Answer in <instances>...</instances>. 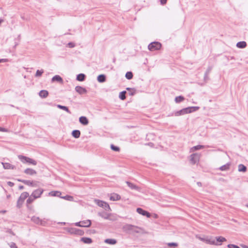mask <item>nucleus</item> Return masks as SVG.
I'll use <instances>...</instances> for the list:
<instances>
[{
    "label": "nucleus",
    "instance_id": "obj_1",
    "mask_svg": "<svg viewBox=\"0 0 248 248\" xmlns=\"http://www.w3.org/2000/svg\"><path fill=\"white\" fill-rule=\"evenodd\" d=\"M29 196V194L27 192H24L22 193L18 198L17 203H16V206L18 208H20L24 202V200L28 197Z\"/></svg>",
    "mask_w": 248,
    "mask_h": 248
},
{
    "label": "nucleus",
    "instance_id": "obj_2",
    "mask_svg": "<svg viewBox=\"0 0 248 248\" xmlns=\"http://www.w3.org/2000/svg\"><path fill=\"white\" fill-rule=\"evenodd\" d=\"M162 45L158 42H153L149 44L148 46V49L151 51H156L160 49Z\"/></svg>",
    "mask_w": 248,
    "mask_h": 248
},
{
    "label": "nucleus",
    "instance_id": "obj_3",
    "mask_svg": "<svg viewBox=\"0 0 248 248\" xmlns=\"http://www.w3.org/2000/svg\"><path fill=\"white\" fill-rule=\"evenodd\" d=\"M18 157L20 161L23 163H29L33 165H36L37 164V162L35 160L30 157L22 155H19Z\"/></svg>",
    "mask_w": 248,
    "mask_h": 248
},
{
    "label": "nucleus",
    "instance_id": "obj_4",
    "mask_svg": "<svg viewBox=\"0 0 248 248\" xmlns=\"http://www.w3.org/2000/svg\"><path fill=\"white\" fill-rule=\"evenodd\" d=\"M94 202L98 206L104 208L106 211L111 210L110 207L107 202L97 199H95Z\"/></svg>",
    "mask_w": 248,
    "mask_h": 248
},
{
    "label": "nucleus",
    "instance_id": "obj_5",
    "mask_svg": "<svg viewBox=\"0 0 248 248\" xmlns=\"http://www.w3.org/2000/svg\"><path fill=\"white\" fill-rule=\"evenodd\" d=\"M68 232L71 234L80 236L83 235L84 234V232L83 230L76 228H70L68 230Z\"/></svg>",
    "mask_w": 248,
    "mask_h": 248
},
{
    "label": "nucleus",
    "instance_id": "obj_6",
    "mask_svg": "<svg viewBox=\"0 0 248 248\" xmlns=\"http://www.w3.org/2000/svg\"><path fill=\"white\" fill-rule=\"evenodd\" d=\"M189 108H186L182 109L179 111H177L172 113L171 116L174 115L175 116H179L181 115H183L186 114L190 113V111L188 110Z\"/></svg>",
    "mask_w": 248,
    "mask_h": 248
},
{
    "label": "nucleus",
    "instance_id": "obj_7",
    "mask_svg": "<svg viewBox=\"0 0 248 248\" xmlns=\"http://www.w3.org/2000/svg\"><path fill=\"white\" fill-rule=\"evenodd\" d=\"M44 192V189L39 188L37 189L34 190L31 194L34 198L37 199L41 197V195Z\"/></svg>",
    "mask_w": 248,
    "mask_h": 248
},
{
    "label": "nucleus",
    "instance_id": "obj_8",
    "mask_svg": "<svg viewBox=\"0 0 248 248\" xmlns=\"http://www.w3.org/2000/svg\"><path fill=\"white\" fill-rule=\"evenodd\" d=\"M125 229L129 231H131V232H135V233H139L140 231L138 230V229H140L137 226H134L132 225L128 224L127 225L125 226Z\"/></svg>",
    "mask_w": 248,
    "mask_h": 248
},
{
    "label": "nucleus",
    "instance_id": "obj_9",
    "mask_svg": "<svg viewBox=\"0 0 248 248\" xmlns=\"http://www.w3.org/2000/svg\"><path fill=\"white\" fill-rule=\"evenodd\" d=\"M18 181L24 184L25 185H26L28 186H32V187H35L37 186V185L35 184L33 181H31L30 180H22V179H18Z\"/></svg>",
    "mask_w": 248,
    "mask_h": 248
},
{
    "label": "nucleus",
    "instance_id": "obj_10",
    "mask_svg": "<svg viewBox=\"0 0 248 248\" xmlns=\"http://www.w3.org/2000/svg\"><path fill=\"white\" fill-rule=\"evenodd\" d=\"M76 91L79 94H84L87 93V90L80 86H77L75 87Z\"/></svg>",
    "mask_w": 248,
    "mask_h": 248
},
{
    "label": "nucleus",
    "instance_id": "obj_11",
    "mask_svg": "<svg viewBox=\"0 0 248 248\" xmlns=\"http://www.w3.org/2000/svg\"><path fill=\"white\" fill-rule=\"evenodd\" d=\"M31 219L34 223L38 225H43L45 223L44 221L41 220L39 217L36 216H33Z\"/></svg>",
    "mask_w": 248,
    "mask_h": 248
},
{
    "label": "nucleus",
    "instance_id": "obj_12",
    "mask_svg": "<svg viewBox=\"0 0 248 248\" xmlns=\"http://www.w3.org/2000/svg\"><path fill=\"white\" fill-rule=\"evenodd\" d=\"M137 212L142 216H146L147 217H151L150 213L145 210H144L141 208H138L137 209Z\"/></svg>",
    "mask_w": 248,
    "mask_h": 248
},
{
    "label": "nucleus",
    "instance_id": "obj_13",
    "mask_svg": "<svg viewBox=\"0 0 248 248\" xmlns=\"http://www.w3.org/2000/svg\"><path fill=\"white\" fill-rule=\"evenodd\" d=\"M199 159L197 154H193L190 155V161L193 164H195Z\"/></svg>",
    "mask_w": 248,
    "mask_h": 248
},
{
    "label": "nucleus",
    "instance_id": "obj_14",
    "mask_svg": "<svg viewBox=\"0 0 248 248\" xmlns=\"http://www.w3.org/2000/svg\"><path fill=\"white\" fill-rule=\"evenodd\" d=\"M109 199L112 201H117L121 199V196L118 194L113 193L110 196Z\"/></svg>",
    "mask_w": 248,
    "mask_h": 248
},
{
    "label": "nucleus",
    "instance_id": "obj_15",
    "mask_svg": "<svg viewBox=\"0 0 248 248\" xmlns=\"http://www.w3.org/2000/svg\"><path fill=\"white\" fill-rule=\"evenodd\" d=\"M126 183L127 184V186L132 189H135L137 191H140V188L139 187H138V186H137L136 185H134V184L130 182H128V181H126Z\"/></svg>",
    "mask_w": 248,
    "mask_h": 248
},
{
    "label": "nucleus",
    "instance_id": "obj_16",
    "mask_svg": "<svg viewBox=\"0 0 248 248\" xmlns=\"http://www.w3.org/2000/svg\"><path fill=\"white\" fill-rule=\"evenodd\" d=\"M24 173L30 175H33L36 174V171L32 169L27 168L24 170Z\"/></svg>",
    "mask_w": 248,
    "mask_h": 248
},
{
    "label": "nucleus",
    "instance_id": "obj_17",
    "mask_svg": "<svg viewBox=\"0 0 248 248\" xmlns=\"http://www.w3.org/2000/svg\"><path fill=\"white\" fill-rule=\"evenodd\" d=\"M79 121L81 124L84 125H87L89 124L88 119L85 116H81L79 118Z\"/></svg>",
    "mask_w": 248,
    "mask_h": 248
},
{
    "label": "nucleus",
    "instance_id": "obj_18",
    "mask_svg": "<svg viewBox=\"0 0 248 248\" xmlns=\"http://www.w3.org/2000/svg\"><path fill=\"white\" fill-rule=\"evenodd\" d=\"M3 168L5 169H12L14 170L16 168L15 166L11 165L9 163H2Z\"/></svg>",
    "mask_w": 248,
    "mask_h": 248
},
{
    "label": "nucleus",
    "instance_id": "obj_19",
    "mask_svg": "<svg viewBox=\"0 0 248 248\" xmlns=\"http://www.w3.org/2000/svg\"><path fill=\"white\" fill-rule=\"evenodd\" d=\"M81 227H89L91 225V221L90 220H86L82 221Z\"/></svg>",
    "mask_w": 248,
    "mask_h": 248
},
{
    "label": "nucleus",
    "instance_id": "obj_20",
    "mask_svg": "<svg viewBox=\"0 0 248 248\" xmlns=\"http://www.w3.org/2000/svg\"><path fill=\"white\" fill-rule=\"evenodd\" d=\"M39 95L40 97L45 98L48 96V92L46 90H41L39 93Z\"/></svg>",
    "mask_w": 248,
    "mask_h": 248
},
{
    "label": "nucleus",
    "instance_id": "obj_21",
    "mask_svg": "<svg viewBox=\"0 0 248 248\" xmlns=\"http://www.w3.org/2000/svg\"><path fill=\"white\" fill-rule=\"evenodd\" d=\"M104 242L110 245H115L117 243V240L115 239H106L104 240Z\"/></svg>",
    "mask_w": 248,
    "mask_h": 248
},
{
    "label": "nucleus",
    "instance_id": "obj_22",
    "mask_svg": "<svg viewBox=\"0 0 248 248\" xmlns=\"http://www.w3.org/2000/svg\"><path fill=\"white\" fill-rule=\"evenodd\" d=\"M97 80L100 83L104 82L106 80V76L103 74L99 75L97 77Z\"/></svg>",
    "mask_w": 248,
    "mask_h": 248
},
{
    "label": "nucleus",
    "instance_id": "obj_23",
    "mask_svg": "<svg viewBox=\"0 0 248 248\" xmlns=\"http://www.w3.org/2000/svg\"><path fill=\"white\" fill-rule=\"evenodd\" d=\"M247 46V43L245 41H240L236 44V46L240 48H244Z\"/></svg>",
    "mask_w": 248,
    "mask_h": 248
},
{
    "label": "nucleus",
    "instance_id": "obj_24",
    "mask_svg": "<svg viewBox=\"0 0 248 248\" xmlns=\"http://www.w3.org/2000/svg\"><path fill=\"white\" fill-rule=\"evenodd\" d=\"M61 192L58 191H52L49 193V195L51 196L61 197Z\"/></svg>",
    "mask_w": 248,
    "mask_h": 248
},
{
    "label": "nucleus",
    "instance_id": "obj_25",
    "mask_svg": "<svg viewBox=\"0 0 248 248\" xmlns=\"http://www.w3.org/2000/svg\"><path fill=\"white\" fill-rule=\"evenodd\" d=\"M57 81L59 82H62V78L59 75H56L52 78V81L54 82Z\"/></svg>",
    "mask_w": 248,
    "mask_h": 248
},
{
    "label": "nucleus",
    "instance_id": "obj_26",
    "mask_svg": "<svg viewBox=\"0 0 248 248\" xmlns=\"http://www.w3.org/2000/svg\"><path fill=\"white\" fill-rule=\"evenodd\" d=\"M72 135L75 138H78L80 135V132L78 130H74L72 132Z\"/></svg>",
    "mask_w": 248,
    "mask_h": 248
},
{
    "label": "nucleus",
    "instance_id": "obj_27",
    "mask_svg": "<svg viewBox=\"0 0 248 248\" xmlns=\"http://www.w3.org/2000/svg\"><path fill=\"white\" fill-rule=\"evenodd\" d=\"M85 77H86V76H85V74H79L77 75L76 79L77 80H78L79 81H83L85 80Z\"/></svg>",
    "mask_w": 248,
    "mask_h": 248
},
{
    "label": "nucleus",
    "instance_id": "obj_28",
    "mask_svg": "<svg viewBox=\"0 0 248 248\" xmlns=\"http://www.w3.org/2000/svg\"><path fill=\"white\" fill-rule=\"evenodd\" d=\"M57 107L58 108H59L60 109H62V110H64L66 111L67 113H68L69 114L71 113V112L70 111V110L69 109L68 107H67L66 106H62V105H57Z\"/></svg>",
    "mask_w": 248,
    "mask_h": 248
},
{
    "label": "nucleus",
    "instance_id": "obj_29",
    "mask_svg": "<svg viewBox=\"0 0 248 248\" xmlns=\"http://www.w3.org/2000/svg\"><path fill=\"white\" fill-rule=\"evenodd\" d=\"M230 164L228 163L222 166H221L219 169L221 171L227 170L230 168Z\"/></svg>",
    "mask_w": 248,
    "mask_h": 248
},
{
    "label": "nucleus",
    "instance_id": "obj_30",
    "mask_svg": "<svg viewBox=\"0 0 248 248\" xmlns=\"http://www.w3.org/2000/svg\"><path fill=\"white\" fill-rule=\"evenodd\" d=\"M81 241L85 244H91L92 242V240L88 237H82L81 238Z\"/></svg>",
    "mask_w": 248,
    "mask_h": 248
},
{
    "label": "nucleus",
    "instance_id": "obj_31",
    "mask_svg": "<svg viewBox=\"0 0 248 248\" xmlns=\"http://www.w3.org/2000/svg\"><path fill=\"white\" fill-rule=\"evenodd\" d=\"M98 215L101 217L105 219H109V215L106 213H105V212H103V213H98Z\"/></svg>",
    "mask_w": 248,
    "mask_h": 248
},
{
    "label": "nucleus",
    "instance_id": "obj_32",
    "mask_svg": "<svg viewBox=\"0 0 248 248\" xmlns=\"http://www.w3.org/2000/svg\"><path fill=\"white\" fill-rule=\"evenodd\" d=\"M238 171L241 172H245L247 170V167L243 164H239L238 166Z\"/></svg>",
    "mask_w": 248,
    "mask_h": 248
},
{
    "label": "nucleus",
    "instance_id": "obj_33",
    "mask_svg": "<svg viewBox=\"0 0 248 248\" xmlns=\"http://www.w3.org/2000/svg\"><path fill=\"white\" fill-rule=\"evenodd\" d=\"M226 240V239H225V238L223 237L222 236H219V237H216V243L220 244V245H221V243L225 241Z\"/></svg>",
    "mask_w": 248,
    "mask_h": 248
},
{
    "label": "nucleus",
    "instance_id": "obj_34",
    "mask_svg": "<svg viewBox=\"0 0 248 248\" xmlns=\"http://www.w3.org/2000/svg\"><path fill=\"white\" fill-rule=\"evenodd\" d=\"M62 199H64L65 200L68 201H74V198L73 196L67 195L65 196L61 197Z\"/></svg>",
    "mask_w": 248,
    "mask_h": 248
},
{
    "label": "nucleus",
    "instance_id": "obj_35",
    "mask_svg": "<svg viewBox=\"0 0 248 248\" xmlns=\"http://www.w3.org/2000/svg\"><path fill=\"white\" fill-rule=\"evenodd\" d=\"M203 148H204V146L199 145L193 146L192 148H191V151H194L196 150H200Z\"/></svg>",
    "mask_w": 248,
    "mask_h": 248
},
{
    "label": "nucleus",
    "instance_id": "obj_36",
    "mask_svg": "<svg viewBox=\"0 0 248 248\" xmlns=\"http://www.w3.org/2000/svg\"><path fill=\"white\" fill-rule=\"evenodd\" d=\"M126 93V91H123V92H120V94H119V98L122 100H124L126 98V96H125Z\"/></svg>",
    "mask_w": 248,
    "mask_h": 248
},
{
    "label": "nucleus",
    "instance_id": "obj_37",
    "mask_svg": "<svg viewBox=\"0 0 248 248\" xmlns=\"http://www.w3.org/2000/svg\"><path fill=\"white\" fill-rule=\"evenodd\" d=\"M185 99V98L182 96H178L175 97V101L176 103H180L183 101H184Z\"/></svg>",
    "mask_w": 248,
    "mask_h": 248
},
{
    "label": "nucleus",
    "instance_id": "obj_38",
    "mask_svg": "<svg viewBox=\"0 0 248 248\" xmlns=\"http://www.w3.org/2000/svg\"><path fill=\"white\" fill-rule=\"evenodd\" d=\"M35 199H36L34 198L31 195V196H29V198L27 200V204L31 203L34 201V200Z\"/></svg>",
    "mask_w": 248,
    "mask_h": 248
},
{
    "label": "nucleus",
    "instance_id": "obj_39",
    "mask_svg": "<svg viewBox=\"0 0 248 248\" xmlns=\"http://www.w3.org/2000/svg\"><path fill=\"white\" fill-rule=\"evenodd\" d=\"M125 78L127 79H131L133 78V75L131 72H127L125 74Z\"/></svg>",
    "mask_w": 248,
    "mask_h": 248
},
{
    "label": "nucleus",
    "instance_id": "obj_40",
    "mask_svg": "<svg viewBox=\"0 0 248 248\" xmlns=\"http://www.w3.org/2000/svg\"><path fill=\"white\" fill-rule=\"evenodd\" d=\"M199 108H200L199 107H187V108H189L188 110L190 111V113L198 110L199 109Z\"/></svg>",
    "mask_w": 248,
    "mask_h": 248
},
{
    "label": "nucleus",
    "instance_id": "obj_41",
    "mask_svg": "<svg viewBox=\"0 0 248 248\" xmlns=\"http://www.w3.org/2000/svg\"><path fill=\"white\" fill-rule=\"evenodd\" d=\"M206 242L212 245H220V244H218L217 243H216V241L215 240H207Z\"/></svg>",
    "mask_w": 248,
    "mask_h": 248
},
{
    "label": "nucleus",
    "instance_id": "obj_42",
    "mask_svg": "<svg viewBox=\"0 0 248 248\" xmlns=\"http://www.w3.org/2000/svg\"><path fill=\"white\" fill-rule=\"evenodd\" d=\"M43 73H44V70H37L36 71V72L35 76L36 77H41L42 76V74Z\"/></svg>",
    "mask_w": 248,
    "mask_h": 248
},
{
    "label": "nucleus",
    "instance_id": "obj_43",
    "mask_svg": "<svg viewBox=\"0 0 248 248\" xmlns=\"http://www.w3.org/2000/svg\"><path fill=\"white\" fill-rule=\"evenodd\" d=\"M110 148H111V150H112L113 151H116V152H119L120 151L119 147L116 146L114 145L113 144L111 145Z\"/></svg>",
    "mask_w": 248,
    "mask_h": 248
},
{
    "label": "nucleus",
    "instance_id": "obj_44",
    "mask_svg": "<svg viewBox=\"0 0 248 248\" xmlns=\"http://www.w3.org/2000/svg\"><path fill=\"white\" fill-rule=\"evenodd\" d=\"M168 246H170V247H177L178 246V244L177 243H174V242H171V243H169L167 244Z\"/></svg>",
    "mask_w": 248,
    "mask_h": 248
},
{
    "label": "nucleus",
    "instance_id": "obj_45",
    "mask_svg": "<svg viewBox=\"0 0 248 248\" xmlns=\"http://www.w3.org/2000/svg\"><path fill=\"white\" fill-rule=\"evenodd\" d=\"M227 247L228 248H240L238 246L233 244H229Z\"/></svg>",
    "mask_w": 248,
    "mask_h": 248
},
{
    "label": "nucleus",
    "instance_id": "obj_46",
    "mask_svg": "<svg viewBox=\"0 0 248 248\" xmlns=\"http://www.w3.org/2000/svg\"><path fill=\"white\" fill-rule=\"evenodd\" d=\"M67 46H68L70 48H73L75 46V44L72 42H69L67 44Z\"/></svg>",
    "mask_w": 248,
    "mask_h": 248
},
{
    "label": "nucleus",
    "instance_id": "obj_47",
    "mask_svg": "<svg viewBox=\"0 0 248 248\" xmlns=\"http://www.w3.org/2000/svg\"><path fill=\"white\" fill-rule=\"evenodd\" d=\"M9 62L8 59H0V62Z\"/></svg>",
    "mask_w": 248,
    "mask_h": 248
},
{
    "label": "nucleus",
    "instance_id": "obj_48",
    "mask_svg": "<svg viewBox=\"0 0 248 248\" xmlns=\"http://www.w3.org/2000/svg\"><path fill=\"white\" fill-rule=\"evenodd\" d=\"M208 75L209 74H206V73H205L204 76V79L205 81H206V80H207L209 79Z\"/></svg>",
    "mask_w": 248,
    "mask_h": 248
},
{
    "label": "nucleus",
    "instance_id": "obj_49",
    "mask_svg": "<svg viewBox=\"0 0 248 248\" xmlns=\"http://www.w3.org/2000/svg\"><path fill=\"white\" fill-rule=\"evenodd\" d=\"M160 1L161 4L164 5L167 3V0H160Z\"/></svg>",
    "mask_w": 248,
    "mask_h": 248
},
{
    "label": "nucleus",
    "instance_id": "obj_50",
    "mask_svg": "<svg viewBox=\"0 0 248 248\" xmlns=\"http://www.w3.org/2000/svg\"><path fill=\"white\" fill-rule=\"evenodd\" d=\"M211 69H212V67H209L208 68V69H207L205 73L209 74L210 73V72H211Z\"/></svg>",
    "mask_w": 248,
    "mask_h": 248
},
{
    "label": "nucleus",
    "instance_id": "obj_51",
    "mask_svg": "<svg viewBox=\"0 0 248 248\" xmlns=\"http://www.w3.org/2000/svg\"><path fill=\"white\" fill-rule=\"evenodd\" d=\"M7 184L9 186L11 187L13 186L14 185V184L13 182L10 181L7 182Z\"/></svg>",
    "mask_w": 248,
    "mask_h": 248
},
{
    "label": "nucleus",
    "instance_id": "obj_52",
    "mask_svg": "<svg viewBox=\"0 0 248 248\" xmlns=\"http://www.w3.org/2000/svg\"><path fill=\"white\" fill-rule=\"evenodd\" d=\"M75 225L77 226L81 227V222H78L75 223Z\"/></svg>",
    "mask_w": 248,
    "mask_h": 248
},
{
    "label": "nucleus",
    "instance_id": "obj_53",
    "mask_svg": "<svg viewBox=\"0 0 248 248\" xmlns=\"http://www.w3.org/2000/svg\"><path fill=\"white\" fill-rule=\"evenodd\" d=\"M134 91L133 92H131L130 93V95H133L135 94V92H136V90L134 89V90H133Z\"/></svg>",
    "mask_w": 248,
    "mask_h": 248
},
{
    "label": "nucleus",
    "instance_id": "obj_54",
    "mask_svg": "<svg viewBox=\"0 0 248 248\" xmlns=\"http://www.w3.org/2000/svg\"><path fill=\"white\" fill-rule=\"evenodd\" d=\"M0 131L5 132V129L4 128L0 127Z\"/></svg>",
    "mask_w": 248,
    "mask_h": 248
},
{
    "label": "nucleus",
    "instance_id": "obj_55",
    "mask_svg": "<svg viewBox=\"0 0 248 248\" xmlns=\"http://www.w3.org/2000/svg\"><path fill=\"white\" fill-rule=\"evenodd\" d=\"M241 246L243 248H248V246H246V245H241Z\"/></svg>",
    "mask_w": 248,
    "mask_h": 248
},
{
    "label": "nucleus",
    "instance_id": "obj_56",
    "mask_svg": "<svg viewBox=\"0 0 248 248\" xmlns=\"http://www.w3.org/2000/svg\"><path fill=\"white\" fill-rule=\"evenodd\" d=\"M197 185H198L199 186H202V183H201V182H197Z\"/></svg>",
    "mask_w": 248,
    "mask_h": 248
},
{
    "label": "nucleus",
    "instance_id": "obj_57",
    "mask_svg": "<svg viewBox=\"0 0 248 248\" xmlns=\"http://www.w3.org/2000/svg\"><path fill=\"white\" fill-rule=\"evenodd\" d=\"M24 188V186H19V189L20 190H22Z\"/></svg>",
    "mask_w": 248,
    "mask_h": 248
},
{
    "label": "nucleus",
    "instance_id": "obj_58",
    "mask_svg": "<svg viewBox=\"0 0 248 248\" xmlns=\"http://www.w3.org/2000/svg\"><path fill=\"white\" fill-rule=\"evenodd\" d=\"M126 90H127V91H130V90H134V89H131V88H126Z\"/></svg>",
    "mask_w": 248,
    "mask_h": 248
},
{
    "label": "nucleus",
    "instance_id": "obj_59",
    "mask_svg": "<svg viewBox=\"0 0 248 248\" xmlns=\"http://www.w3.org/2000/svg\"><path fill=\"white\" fill-rule=\"evenodd\" d=\"M148 145H150V146H152L153 145V143H152V142H150L148 144Z\"/></svg>",
    "mask_w": 248,
    "mask_h": 248
},
{
    "label": "nucleus",
    "instance_id": "obj_60",
    "mask_svg": "<svg viewBox=\"0 0 248 248\" xmlns=\"http://www.w3.org/2000/svg\"><path fill=\"white\" fill-rule=\"evenodd\" d=\"M3 21V19H0V24Z\"/></svg>",
    "mask_w": 248,
    "mask_h": 248
},
{
    "label": "nucleus",
    "instance_id": "obj_61",
    "mask_svg": "<svg viewBox=\"0 0 248 248\" xmlns=\"http://www.w3.org/2000/svg\"><path fill=\"white\" fill-rule=\"evenodd\" d=\"M18 45L17 43H16L15 45V47H16L17 45Z\"/></svg>",
    "mask_w": 248,
    "mask_h": 248
},
{
    "label": "nucleus",
    "instance_id": "obj_62",
    "mask_svg": "<svg viewBox=\"0 0 248 248\" xmlns=\"http://www.w3.org/2000/svg\"><path fill=\"white\" fill-rule=\"evenodd\" d=\"M246 206V207H248V204H247Z\"/></svg>",
    "mask_w": 248,
    "mask_h": 248
}]
</instances>
